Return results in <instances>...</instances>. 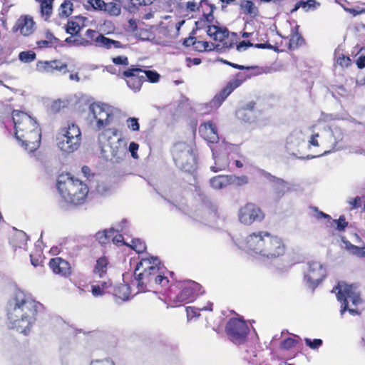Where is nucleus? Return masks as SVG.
<instances>
[{"mask_svg": "<svg viewBox=\"0 0 365 365\" xmlns=\"http://www.w3.org/2000/svg\"><path fill=\"white\" fill-rule=\"evenodd\" d=\"M42 304L31 295L24 292L16 294L14 304L7 312V319L12 328L26 334L36 320L38 309Z\"/></svg>", "mask_w": 365, "mask_h": 365, "instance_id": "nucleus-1", "label": "nucleus"}, {"mask_svg": "<svg viewBox=\"0 0 365 365\" xmlns=\"http://www.w3.org/2000/svg\"><path fill=\"white\" fill-rule=\"evenodd\" d=\"M239 246L248 252L268 259L277 258L286 252V245L280 237L262 230L250 234L239 242Z\"/></svg>", "mask_w": 365, "mask_h": 365, "instance_id": "nucleus-2", "label": "nucleus"}, {"mask_svg": "<svg viewBox=\"0 0 365 365\" xmlns=\"http://www.w3.org/2000/svg\"><path fill=\"white\" fill-rule=\"evenodd\" d=\"M12 119L15 128V137L21 145L29 152L37 150L41 143V128L37 121L21 110H14Z\"/></svg>", "mask_w": 365, "mask_h": 365, "instance_id": "nucleus-3", "label": "nucleus"}, {"mask_svg": "<svg viewBox=\"0 0 365 365\" xmlns=\"http://www.w3.org/2000/svg\"><path fill=\"white\" fill-rule=\"evenodd\" d=\"M57 188L64 200L74 205L83 204L88 194V185L70 173L61 174L57 180Z\"/></svg>", "mask_w": 365, "mask_h": 365, "instance_id": "nucleus-4", "label": "nucleus"}, {"mask_svg": "<svg viewBox=\"0 0 365 365\" xmlns=\"http://www.w3.org/2000/svg\"><path fill=\"white\" fill-rule=\"evenodd\" d=\"M56 139L59 149L65 153H71L79 148L81 132L76 124L68 122L60 128Z\"/></svg>", "mask_w": 365, "mask_h": 365, "instance_id": "nucleus-5", "label": "nucleus"}, {"mask_svg": "<svg viewBox=\"0 0 365 365\" xmlns=\"http://www.w3.org/2000/svg\"><path fill=\"white\" fill-rule=\"evenodd\" d=\"M109 132L110 130H105L99 135L101 152L106 158H114L118 161L125 155V147L121 139L117 138L116 129L112 131L114 137L110 136Z\"/></svg>", "mask_w": 365, "mask_h": 365, "instance_id": "nucleus-6", "label": "nucleus"}, {"mask_svg": "<svg viewBox=\"0 0 365 365\" xmlns=\"http://www.w3.org/2000/svg\"><path fill=\"white\" fill-rule=\"evenodd\" d=\"M179 292L173 297H170L173 306L179 307L194 301L197 296L204 292L202 287L192 280H184L177 283Z\"/></svg>", "mask_w": 365, "mask_h": 365, "instance_id": "nucleus-7", "label": "nucleus"}, {"mask_svg": "<svg viewBox=\"0 0 365 365\" xmlns=\"http://www.w3.org/2000/svg\"><path fill=\"white\" fill-rule=\"evenodd\" d=\"M160 264L159 259L154 257L143 258L138 263L134 275L140 289L146 288L152 275H155L160 270Z\"/></svg>", "mask_w": 365, "mask_h": 365, "instance_id": "nucleus-8", "label": "nucleus"}, {"mask_svg": "<svg viewBox=\"0 0 365 365\" xmlns=\"http://www.w3.org/2000/svg\"><path fill=\"white\" fill-rule=\"evenodd\" d=\"M207 35L215 42L214 48L217 49H229L232 48L237 38L235 33H230L224 26L218 25H208L207 27Z\"/></svg>", "mask_w": 365, "mask_h": 365, "instance_id": "nucleus-9", "label": "nucleus"}, {"mask_svg": "<svg viewBox=\"0 0 365 365\" xmlns=\"http://www.w3.org/2000/svg\"><path fill=\"white\" fill-rule=\"evenodd\" d=\"M80 45L83 47L95 46L102 47L106 49L111 48H123V45L119 41H115L106 37L98 31L88 29L86 31L84 36H80Z\"/></svg>", "mask_w": 365, "mask_h": 365, "instance_id": "nucleus-10", "label": "nucleus"}, {"mask_svg": "<svg viewBox=\"0 0 365 365\" xmlns=\"http://www.w3.org/2000/svg\"><path fill=\"white\" fill-rule=\"evenodd\" d=\"M225 332L232 343L240 345L247 341L250 329L245 320L233 317L227 322Z\"/></svg>", "mask_w": 365, "mask_h": 365, "instance_id": "nucleus-11", "label": "nucleus"}, {"mask_svg": "<svg viewBox=\"0 0 365 365\" xmlns=\"http://www.w3.org/2000/svg\"><path fill=\"white\" fill-rule=\"evenodd\" d=\"M185 7L187 11L195 13V17H198L201 21L212 23L215 19L213 12L216 6L210 0H200L198 3L189 1L186 3Z\"/></svg>", "mask_w": 365, "mask_h": 365, "instance_id": "nucleus-12", "label": "nucleus"}, {"mask_svg": "<svg viewBox=\"0 0 365 365\" xmlns=\"http://www.w3.org/2000/svg\"><path fill=\"white\" fill-rule=\"evenodd\" d=\"M336 289H339L336 297L338 301L341 302L340 312L341 314L348 309V299H349L354 306H357L362 303L363 300L361 297L360 292L357 291L356 288L354 285L346 284L343 287L338 285L336 287Z\"/></svg>", "mask_w": 365, "mask_h": 365, "instance_id": "nucleus-13", "label": "nucleus"}, {"mask_svg": "<svg viewBox=\"0 0 365 365\" xmlns=\"http://www.w3.org/2000/svg\"><path fill=\"white\" fill-rule=\"evenodd\" d=\"M264 216L262 209L252 202L246 203L238 212L239 221L245 225H251L255 222H262Z\"/></svg>", "mask_w": 365, "mask_h": 365, "instance_id": "nucleus-14", "label": "nucleus"}, {"mask_svg": "<svg viewBox=\"0 0 365 365\" xmlns=\"http://www.w3.org/2000/svg\"><path fill=\"white\" fill-rule=\"evenodd\" d=\"M250 78L249 74L242 72H238L230 80L226 86L221 89L213 98V103L215 104L220 105L238 87H240L247 78Z\"/></svg>", "mask_w": 365, "mask_h": 365, "instance_id": "nucleus-15", "label": "nucleus"}, {"mask_svg": "<svg viewBox=\"0 0 365 365\" xmlns=\"http://www.w3.org/2000/svg\"><path fill=\"white\" fill-rule=\"evenodd\" d=\"M327 272L324 266L319 262L312 261L308 263V269L304 274V280L314 288L326 277Z\"/></svg>", "mask_w": 365, "mask_h": 365, "instance_id": "nucleus-16", "label": "nucleus"}, {"mask_svg": "<svg viewBox=\"0 0 365 365\" xmlns=\"http://www.w3.org/2000/svg\"><path fill=\"white\" fill-rule=\"evenodd\" d=\"M36 30V23L32 16L21 15L11 28L13 33L19 34L24 37H29Z\"/></svg>", "mask_w": 365, "mask_h": 365, "instance_id": "nucleus-17", "label": "nucleus"}, {"mask_svg": "<svg viewBox=\"0 0 365 365\" xmlns=\"http://www.w3.org/2000/svg\"><path fill=\"white\" fill-rule=\"evenodd\" d=\"M173 160L177 167L185 172L194 170L195 159L189 148L182 150L175 149L173 153Z\"/></svg>", "mask_w": 365, "mask_h": 365, "instance_id": "nucleus-18", "label": "nucleus"}, {"mask_svg": "<svg viewBox=\"0 0 365 365\" xmlns=\"http://www.w3.org/2000/svg\"><path fill=\"white\" fill-rule=\"evenodd\" d=\"M48 267L54 274L63 278H69L73 274L70 262L61 257L51 258Z\"/></svg>", "mask_w": 365, "mask_h": 365, "instance_id": "nucleus-19", "label": "nucleus"}, {"mask_svg": "<svg viewBox=\"0 0 365 365\" xmlns=\"http://www.w3.org/2000/svg\"><path fill=\"white\" fill-rule=\"evenodd\" d=\"M264 177L272 185V196L274 200L279 201L289 190V184L284 180L274 176L269 173H266Z\"/></svg>", "mask_w": 365, "mask_h": 365, "instance_id": "nucleus-20", "label": "nucleus"}, {"mask_svg": "<svg viewBox=\"0 0 365 365\" xmlns=\"http://www.w3.org/2000/svg\"><path fill=\"white\" fill-rule=\"evenodd\" d=\"M123 76L125 78L128 86L134 91H139L143 82H145L143 69L136 68L134 66L124 71Z\"/></svg>", "mask_w": 365, "mask_h": 365, "instance_id": "nucleus-21", "label": "nucleus"}, {"mask_svg": "<svg viewBox=\"0 0 365 365\" xmlns=\"http://www.w3.org/2000/svg\"><path fill=\"white\" fill-rule=\"evenodd\" d=\"M68 65L60 60L39 61L36 63V70L42 73H53L54 71L68 72Z\"/></svg>", "mask_w": 365, "mask_h": 365, "instance_id": "nucleus-22", "label": "nucleus"}, {"mask_svg": "<svg viewBox=\"0 0 365 365\" xmlns=\"http://www.w3.org/2000/svg\"><path fill=\"white\" fill-rule=\"evenodd\" d=\"M257 103L252 101L240 107L236 110L237 118L245 123H252L257 119Z\"/></svg>", "mask_w": 365, "mask_h": 365, "instance_id": "nucleus-23", "label": "nucleus"}, {"mask_svg": "<svg viewBox=\"0 0 365 365\" xmlns=\"http://www.w3.org/2000/svg\"><path fill=\"white\" fill-rule=\"evenodd\" d=\"M91 110L99 129L110 123L113 115L108 109L100 105H92Z\"/></svg>", "mask_w": 365, "mask_h": 365, "instance_id": "nucleus-24", "label": "nucleus"}, {"mask_svg": "<svg viewBox=\"0 0 365 365\" xmlns=\"http://www.w3.org/2000/svg\"><path fill=\"white\" fill-rule=\"evenodd\" d=\"M201 136L207 142L216 143L219 141V136L216 125L211 121L203 123L199 128Z\"/></svg>", "mask_w": 365, "mask_h": 365, "instance_id": "nucleus-25", "label": "nucleus"}, {"mask_svg": "<svg viewBox=\"0 0 365 365\" xmlns=\"http://www.w3.org/2000/svg\"><path fill=\"white\" fill-rule=\"evenodd\" d=\"M182 45L185 47H191L192 50L198 52L212 51L214 48L213 44H210L206 41L197 40L195 36H190L183 40Z\"/></svg>", "mask_w": 365, "mask_h": 365, "instance_id": "nucleus-26", "label": "nucleus"}, {"mask_svg": "<svg viewBox=\"0 0 365 365\" xmlns=\"http://www.w3.org/2000/svg\"><path fill=\"white\" fill-rule=\"evenodd\" d=\"M91 285V293L96 297H101L106 294H110L112 289V281L110 279H105L102 281L94 280Z\"/></svg>", "mask_w": 365, "mask_h": 365, "instance_id": "nucleus-27", "label": "nucleus"}, {"mask_svg": "<svg viewBox=\"0 0 365 365\" xmlns=\"http://www.w3.org/2000/svg\"><path fill=\"white\" fill-rule=\"evenodd\" d=\"M86 19L83 16H76L68 20L66 24V31L72 36H80L79 33L83 27V23Z\"/></svg>", "mask_w": 365, "mask_h": 365, "instance_id": "nucleus-28", "label": "nucleus"}, {"mask_svg": "<svg viewBox=\"0 0 365 365\" xmlns=\"http://www.w3.org/2000/svg\"><path fill=\"white\" fill-rule=\"evenodd\" d=\"M39 4L40 16L45 21H50L55 0H36Z\"/></svg>", "mask_w": 365, "mask_h": 365, "instance_id": "nucleus-29", "label": "nucleus"}, {"mask_svg": "<svg viewBox=\"0 0 365 365\" xmlns=\"http://www.w3.org/2000/svg\"><path fill=\"white\" fill-rule=\"evenodd\" d=\"M109 265L108 259L102 256L99 257L94 265L93 274L95 277L104 279L108 272Z\"/></svg>", "mask_w": 365, "mask_h": 365, "instance_id": "nucleus-30", "label": "nucleus"}, {"mask_svg": "<svg viewBox=\"0 0 365 365\" xmlns=\"http://www.w3.org/2000/svg\"><path fill=\"white\" fill-rule=\"evenodd\" d=\"M236 41H237V39L235 41V45H236V49L240 52L245 51L248 48L252 47V46H254L257 48H262V49L268 48V49L276 50V48L272 45L269 43L268 42H266L264 43L253 44L250 41H242L239 43H237Z\"/></svg>", "mask_w": 365, "mask_h": 365, "instance_id": "nucleus-31", "label": "nucleus"}, {"mask_svg": "<svg viewBox=\"0 0 365 365\" xmlns=\"http://www.w3.org/2000/svg\"><path fill=\"white\" fill-rule=\"evenodd\" d=\"M129 287L125 284H120L116 286H113L112 284L111 292L116 299H119L121 300H127L130 296V290Z\"/></svg>", "mask_w": 365, "mask_h": 365, "instance_id": "nucleus-32", "label": "nucleus"}, {"mask_svg": "<svg viewBox=\"0 0 365 365\" xmlns=\"http://www.w3.org/2000/svg\"><path fill=\"white\" fill-rule=\"evenodd\" d=\"M304 43V39L299 33V26H296L292 30L289 41V48L294 50Z\"/></svg>", "mask_w": 365, "mask_h": 365, "instance_id": "nucleus-33", "label": "nucleus"}, {"mask_svg": "<svg viewBox=\"0 0 365 365\" xmlns=\"http://www.w3.org/2000/svg\"><path fill=\"white\" fill-rule=\"evenodd\" d=\"M242 12L255 18L258 15L259 9L251 0H244L240 4Z\"/></svg>", "mask_w": 365, "mask_h": 365, "instance_id": "nucleus-34", "label": "nucleus"}, {"mask_svg": "<svg viewBox=\"0 0 365 365\" xmlns=\"http://www.w3.org/2000/svg\"><path fill=\"white\" fill-rule=\"evenodd\" d=\"M210 185L216 190L222 189L230 185L229 175H219L212 178L210 180Z\"/></svg>", "mask_w": 365, "mask_h": 365, "instance_id": "nucleus-35", "label": "nucleus"}, {"mask_svg": "<svg viewBox=\"0 0 365 365\" xmlns=\"http://www.w3.org/2000/svg\"><path fill=\"white\" fill-rule=\"evenodd\" d=\"M73 11V4L71 0H64L58 8V16L60 18H67Z\"/></svg>", "mask_w": 365, "mask_h": 365, "instance_id": "nucleus-36", "label": "nucleus"}, {"mask_svg": "<svg viewBox=\"0 0 365 365\" xmlns=\"http://www.w3.org/2000/svg\"><path fill=\"white\" fill-rule=\"evenodd\" d=\"M115 232V230L113 228L99 231L95 235V238L100 244L106 245L110 242V237Z\"/></svg>", "mask_w": 365, "mask_h": 365, "instance_id": "nucleus-37", "label": "nucleus"}, {"mask_svg": "<svg viewBox=\"0 0 365 365\" xmlns=\"http://www.w3.org/2000/svg\"><path fill=\"white\" fill-rule=\"evenodd\" d=\"M103 11L110 16H118L120 14L121 6L115 2H108L106 3Z\"/></svg>", "mask_w": 365, "mask_h": 365, "instance_id": "nucleus-38", "label": "nucleus"}, {"mask_svg": "<svg viewBox=\"0 0 365 365\" xmlns=\"http://www.w3.org/2000/svg\"><path fill=\"white\" fill-rule=\"evenodd\" d=\"M83 5L87 11H103L106 2L103 0H87Z\"/></svg>", "mask_w": 365, "mask_h": 365, "instance_id": "nucleus-39", "label": "nucleus"}, {"mask_svg": "<svg viewBox=\"0 0 365 365\" xmlns=\"http://www.w3.org/2000/svg\"><path fill=\"white\" fill-rule=\"evenodd\" d=\"M153 283L160 285L161 287H167L168 285L169 280L167 277L161 274L159 270L155 275H152L148 284Z\"/></svg>", "mask_w": 365, "mask_h": 365, "instance_id": "nucleus-40", "label": "nucleus"}, {"mask_svg": "<svg viewBox=\"0 0 365 365\" xmlns=\"http://www.w3.org/2000/svg\"><path fill=\"white\" fill-rule=\"evenodd\" d=\"M316 4L317 1L315 0L299 1L294 7L291 9L290 13L296 12L299 8H303L307 11L309 8H314Z\"/></svg>", "mask_w": 365, "mask_h": 365, "instance_id": "nucleus-41", "label": "nucleus"}, {"mask_svg": "<svg viewBox=\"0 0 365 365\" xmlns=\"http://www.w3.org/2000/svg\"><path fill=\"white\" fill-rule=\"evenodd\" d=\"M131 249L135 250L137 253H143L146 250V245L144 241L140 239H133L131 244L128 245Z\"/></svg>", "mask_w": 365, "mask_h": 365, "instance_id": "nucleus-42", "label": "nucleus"}, {"mask_svg": "<svg viewBox=\"0 0 365 365\" xmlns=\"http://www.w3.org/2000/svg\"><path fill=\"white\" fill-rule=\"evenodd\" d=\"M36 58V53L31 50L21 51L19 54V59L24 63H31Z\"/></svg>", "mask_w": 365, "mask_h": 365, "instance_id": "nucleus-43", "label": "nucleus"}, {"mask_svg": "<svg viewBox=\"0 0 365 365\" xmlns=\"http://www.w3.org/2000/svg\"><path fill=\"white\" fill-rule=\"evenodd\" d=\"M229 181L230 185H235L237 186L245 185L248 183L249 180L246 175L236 176L229 175Z\"/></svg>", "mask_w": 365, "mask_h": 365, "instance_id": "nucleus-44", "label": "nucleus"}, {"mask_svg": "<svg viewBox=\"0 0 365 365\" xmlns=\"http://www.w3.org/2000/svg\"><path fill=\"white\" fill-rule=\"evenodd\" d=\"M298 341L292 337L283 339L279 344V348L283 350H290L298 344Z\"/></svg>", "mask_w": 365, "mask_h": 365, "instance_id": "nucleus-45", "label": "nucleus"}, {"mask_svg": "<svg viewBox=\"0 0 365 365\" xmlns=\"http://www.w3.org/2000/svg\"><path fill=\"white\" fill-rule=\"evenodd\" d=\"M147 2L145 0H129L128 4H125L123 8L130 12H133L138 9L140 6L146 5Z\"/></svg>", "mask_w": 365, "mask_h": 365, "instance_id": "nucleus-46", "label": "nucleus"}, {"mask_svg": "<svg viewBox=\"0 0 365 365\" xmlns=\"http://www.w3.org/2000/svg\"><path fill=\"white\" fill-rule=\"evenodd\" d=\"M68 106V101L65 100L58 99L54 101L51 104V110L54 113H58L61 110L66 108Z\"/></svg>", "mask_w": 365, "mask_h": 365, "instance_id": "nucleus-47", "label": "nucleus"}, {"mask_svg": "<svg viewBox=\"0 0 365 365\" xmlns=\"http://www.w3.org/2000/svg\"><path fill=\"white\" fill-rule=\"evenodd\" d=\"M347 248L352 255L360 258L365 257V246L359 247L349 244V245L347 246Z\"/></svg>", "mask_w": 365, "mask_h": 365, "instance_id": "nucleus-48", "label": "nucleus"}, {"mask_svg": "<svg viewBox=\"0 0 365 365\" xmlns=\"http://www.w3.org/2000/svg\"><path fill=\"white\" fill-rule=\"evenodd\" d=\"M143 77L148 78L150 83H157L160 80V74L155 71H144L143 70Z\"/></svg>", "mask_w": 365, "mask_h": 365, "instance_id": "nucleus-49", "label": "nucleus"}, {"mask_svg": "<svg viewBox=\"0 0 365 365\" xmlns=\"http://www.w3.org/2000/svg\"><path fill=\"white\" fill-rule=\"evenodd\" d=\"M128 128L132 131H138L140 130V124L138 119L134 117H130L126 120Z\"/></svg>", "mask_w": 365, "mask_h": 365, "instance_id": "nucleus-50", "label": "nucleus"}, {"mask_svg": "<svg viewBox=\"0 0 365 365\" xmlns=\"http://www.w3.org/2000/svg\"><path fill=\"white\" fill-rule=\"evenodd\" d=\"M304 342L306 345L308 346L312 349H317L323 344L322 340L320 339H314L312 340L309 338H305Z\"/></svg>", "mask_w": 365, "mask_h": 365, "instance_id": "nucleus-51", "label": "nucleus"}, {"mask_svg": "<svg viewBox=\"0 0 365 365\" xmlns=\"http://www.w3.org/2000/svg\"><path fill=\"white\" fill-rule=\"evenodd\" d=\"M337 63L344 68H347L351 65V61L349 56H344L341 54V56H339L337 58Z\"/></svg>", "mask_w": 365, "mask_h": 365, "instance_id": "nucleus-52", "label": "nucleus"}, {"mask_svg": "<svg viewBox=\"0 0 365 365\" xmlns=\"http://www.w3.org/2000/svg\"><path fill=\"white\" fill-rule=\"evenodd\" d=\"M112 62L115 65L128 66L129 64L128 58L125 56H118L112 58Z\"/></svg>", "mask_w": 365, "mask_h": 365, "instance_id": "nucleus-53", "label": "nucleus"}, {"mask_svg": "<svg viewBox=\"0 0 365 365\" xmlns=\"http://www.w3.org/2000/svg\"><path fill=\"white\" fill-rule=\"evenodd\" d=\"M334 222L336 224V229L339 231L344 230L348 225L344 216H340L338 220H334Z\"/></svg>", "mask_w": 365, "mask_h": 365, "instance_id": "nucleus-54", "label": "nucleus"}, {"mask_svg": "<svg viewBox=\"0 0 365 365\" xmlns=\"http://www.w3.org/2000/svg\"><path fill=\"white\" fill-rule=\"evenodd\" d=\"M333 136L335 138L336 143L340 142L343 140L344 133L342 130L339 127H335L331 130Z\"/></svg>", "mask_w": 365, "mask_h": 365, "instance_id": "nucleus-55", "label": "nucleus"}, {"mask_svg": "<svg viewBox=\"0 0 365 365\" xmlns=\"http://www.w3.org/2000/svg\"><path fill=\"white\" fill-rule=\"evenodd\" d=\"M112 241L115 245L118 246L128 245V244L124 242L123 236L121 234H116L114 235L113 237Z\"/></svg>", "mask_w": 365, "mask_h": 365, "instance_id": "nucleus-56", "label": "nucleus"}, {"mask_svg": "<svg viewBox=\"0 0 365 365\" xmlns=\"http://www.w3.org/2000/svg\"><path fill=\"white\" fill-rule=\"evenodd\" d=\"M65 41L68 44H71L76 46H81L80 43H80V36H71L66 38Z\"/></svg>", "mask_w": 365, "mask_h": 365, "instance_id": "nucleus-57", "label": "nucleus"}, {"mask_svg": "<svg viewBox=\"0 0 365 365\" xmlns=\"http://www.w3.org/2000/svg\"><path fill=\"white\" fill-rule=\"evenodd\" d=\"M139 148V145L135 142H131L129 145V151L131 153V156L133 158H138V154H137V151Z\"/></svg>", "mask_w": 365, "mask_h": 365, "instance_id": "nucleus-58", "label": "nucleus"}, {"mask_svg": "<svg viewBox=\"0 0 365 365\" xmlns=\"http://www.w3.org/2000/svg\"><path fill=\"white\" fill-rule=\"evenodd\" d=\"M45 40L49 41L53 45L58 41V39L48 29L45 31Z\"/></svg>", "mask_w": 365, "mask_h": 365, "instance_id": "nucleus-59", "label": "nucleus"}, {"mask_svg": "<svg viewBox=\"0 0 365 365\" xmlns=\"http://www.w3.org/2000/svg\"><path fill=\"white\" fill-rule=\"evenodd\" d=\"M349 203L351 205V210L356 209L361 207V199L360 197H356L354 198L350 199Z\"/></svg>", "mask_w": 365, "mask_h": 365, "instance_id": "nucleus-60", "label": "nucleus"}, {"mask_svg": "<svg viewBox=\"0 0 365 365\" xmlns=\"http://www.w3.org/2000/svg\"><path fill=\"white\" fill-rule=\"evenodd\" d=\"M91 365H115V363L110 359H102L93 361Z\"/></svg>", "mask_w": 365, "mask_h": 365, "instance_id": "nucleus-61", "label": "nucleus"}, {"mask_svg": "<svg viewBox=\"0 0 365 365\" xmlns=\"http://www.w3.org/2000/svg\"><path fill=\"white\" fill-rule=\"evenodd\" d=\"M186 310L188 316L195 317L200 315V311L201 309H197L194 307H187Z\"/></svg>", "mask_w": 365, "mask_h": 365, "instance_id": "nucleus-62", "label": "nucleus"}, {"mask_svg": "<svg viewBox=\"0 0 365 365\" xmlns=\"http://www.w3.org/2000/svg\"><path fill=\"white\" fill-rule=\"evenodd\" d=\"M36 46L38 48H46L51 47L53 44L46 40H40L36 41Z\"/></svg>", "mask_w": 365, "mask_h": 365, "instance_id": "nucleus-63", "label": "nucleus"}, {"mask_svg": "<svg viewBox=\"0 0 365 365\" xmlns=\"http://www.w3.org/2000/svg\"><path fill=\"white\" fill-rule=\"evenodd\" d=\"M357 67L360 69L365 67V56L361 55L356 59Z\"/></svg>", "mask_w": 365, "mask_h": 365, "instance_id": "nucleus-64", "label": "nucleus"}]
</instances>
